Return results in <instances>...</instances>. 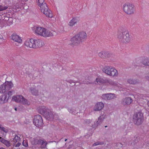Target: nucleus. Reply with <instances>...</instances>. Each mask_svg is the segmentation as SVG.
Here are the masks:
<instances>
[{
  "instance_id": "f257e3e1",
  "label": "nucleus",
  "mask_w": 149,
  "mask_h": 149,
  "mask_svg": "<svg viewBox=\"0 0 149 149\" xmlns=\"http://www.w3.org/2000/svg\"><path fill=\"white\" fill-rule=\"evenodd\" d=\"M87 38V34L86 32L84 31H81L71 39L69 44L73 46L78 45L84 41Z\"/></svg>"
},
{
  "instance_id": "f03ea898",
  "label": "nucleus",
  "mask_w": 149,
  "mask_h": 149,
  "mask_svg": "<svg viewBox=\"0 0 149 149\" xmlns=\"http://www.w3.org/2000/svg\"><path fill=\"white\" fill-rule=\"evenodd\" d=\"M91 79L89 80L88 79H86V81H85V83H84V84H86L93 83H94L95 84L97 83L99 84H105L107 85L109 84L113 86H115V85L116 84L115 82L111 80H109L107 79H103L100 77H98L96 79L94 83L91 81V79Z\"/></svg>"
},
{
  "instance_id": "7ed1b4c3",
  "label": "nucleus",
  "mask_w": 149,
  "mask_h": 149,
  "mask_svg": "<svg viewBox=\"0 0 149 149\" xmlns=\"http://www.w3.org/2000/svg\"><path fill=\"white\" fill-rule=\"evenodd\" d=\"M122 9L124 12L129 15H133L135 11L134 5L132 3L129 2L125 3L123 5Z\"/></svg>"
},
{
  "instance_id": "20e7f679",
  "label": "nucleus",
  "mask_w": 149,
  "mask_h": 149,
  "mask_svg": "<svg viewBox=\"0 0 149 149\" xmlns=\"http://www.w3.org/2000/svg\"><path fill=\"white\" fill-rule=\"evenodd\" d=\"M102 71L106 74L110 76L116 77L118 74L117 70L111 66H105L103 68Z\"/></svg>"
},
{
  "instance_id": "39448f33",
  "label": "nucleus",
  "mask_w": 149,
  "mask_h": 149,
  "mask_svg": "<svg viewBox=\"0 0 149 149\" xmlns=\"http://www.w3.org/2000/svg\"><path fill=\"white\" fill-rule=\"evenodd\" d=\"M13 87V84L11 81H6L0 86V93H4L8 91Z\"/></svg>"
},
{
  "instance_id": "423d86ee",
  "label": "nucleus",
  "mask_w": 149,
  "mask_h": 149,
  "mask_svg": "<svg viewBox=\"0 0 149 149\" xmlns=\"http://www.w3.org/2000/svg\"><path fill=\"white\" fill-rule=\"evenodd\" d=\"M12 100L17 102H19L24 105H29L30 104V102L22 95L13 96Z\"/></svg>"
},
{
  "instance_id": "0eeeda50",
  "label": "nucleus",
  "mask_w": 149,
  "mask_h": 149,
  "mask_svg": "<svg viewBox=\"0 0 149 149\" xmlns=\"http://www.w3.org/2000/svg\"><path fill=\"white\" fill-rule=\"evenodd\" d=\"M133 121L137 125H139L142 123L143 117V114L140 112L135 113L133 117Z\"/></svg>"
},
{
  "instance_id": "6e6552de",
  "label": "nucleus",
  "mask_w": 149,
  "mask_h": 149,
  "mask_svg": "<svg viewBox=\"0 0 149 149\" xmlns=\"http://www.w3.org/2000/svg\"><path fill=\"white\" fill-rule=\"evenodd\" d=\"M134 64L136 66H140L141 64L145 66H149V58L147 57L138 58L134 62Z\"/></svg>"
},
{
  "instance_id": "1a4fd4ad",
  "label": "nucleus",
  "mask_w": 149,
  "mask_h": 149,
  "mask_svg": "<svg viewBox=\"0 0 149 149\" xmlns=\"http://www.w3.org/2000/svg\"><path fill=\"white\" fill-rule=\"evenodd\" d=\"M31 143L33 145H38L40 146L42 148H45L47 145V143L45 141L37 137L33 138L31 141Z\"/></svg>"
},
{
  "instance_id": "9d476101",
  "label": "nucleus",
  "mask_w": 149,
  "mask_h": 149,
  "mask_svg": "<svg viewBox=\"0 0 149 149\" xmlns=\"http://www.w3.org/2000/svg\"><path fill=\"white\" fill-rule=\"evenodd\" d=\"M35 33L37 35L45 37L47 36V31L46 29L39 26L36 27L34 29Z\"/></svg>"
},
{
  "instance_id": "9b49d317",
  "label": "nucleus",
  "mask_w": 149,
  "mask_h": 149,
  "mask_svg": "<svg viewBox=\"0 0 149 149\" xmlns=\"http://www.w3.org/2000/svg\"><path fill=\"white\" fill-rule=\"evenodd\" d=\"M33 124L37 127H40L43 124L42 118L39 115L34 116L33 120Z\"/></svg>"
},
{
  "instance_id": "f8f14e48",
  "label": "nucleus",
  "mask_w": 149,
  "mask_h": 149,
  "mask_svg": "<svg viewBox=\"0 0 149 149\" xmlns=\"http://www.w3.org/2000/svg\"><path fill=\"white\" fill-rule=\"evenodd\" d=\"M38 5L40 7L41 12L44 14L47 15V4L46 3H43L44 0H36Z\"/></svg>"
},
{
  "instance_id": "ddd939ff",
  "label": "nucleus",
  "mask_w": 149,
  "mask_h": 149,
  "mask_svg": "<svg viewBox=\"0 0 149 149\" xmlns=\"http://www.w3.org/2000/svg\"><path fill=\"white\" fill-rule=\"evenodd\" d=\"M125 32V31L122 28H120L118 29L117 36L118 40L121 43L124 37Z\"/></svg>"
},
{
  "instance_id": "4468645a",
  "label": "nucleus",
  "mask_w": 149,
  "mask_h": 149,
  "mask_svg": "<svg viewBox=\"0 0 149 149\" xmlns=\"http://www.w3.org/2000/svg\"><path fill=\"white\" fill-rule=\"evenodd\" d=\"M34 48H38L42 47L44 45L43 42L39 39H34Z\"/></svg>"
},
{
  "instance_id": "2eb2a0df",
  "label": "nucleus",
  "mask_w": 149,
  "mask_h": 149,
  "mask_svg": "<svg viewBox=\"0 0 149 149\" xmlns=\"http://www.w3.org/2000/svg\"><path fill=\"white\" fill-rule=\"evenodd\" d=\"M38 111L40 114L44 116L45 118L47 117V109L44 106L39 107L38 108Z\"/></svg>"
},
{
  "instance_id": "dca6fc26",
  "label": "nucleus",
  "mask_w": 149,
  "mask_h": 149,
  "mask_svg": "<svg viewBox=\"0 0 149 149\" xmlns=\"http://www.w3.org/2000/svg\"><path fill=\"white\" fill-rule=\"evenodd\" d=\"M24 44L27 47L34 48V39L31 38L26 40Z\"/></svg>"
},
{
  "instance_id": "f3484780",
  "label": "nucleus",
  "mask_w": 149,
  "mask_h": 149,
  "mask_svg": "<svg viewBox=\"0 0 149 149\" xmlns=\"http://www.w3.org/2000/svg\"><path fill=\"white\" fill-rule=\"evenodd\" d=\"M10 37L13 40L19 43H21L22 42V40L21 38L16 34H12Z\"/></svg>"
},
{
  "instance_id": "a211bd4d",
  "label": "nucleus",
  "mask_w": 149,
  "mask_h": 149,
  "mask_svg": "<svg viewBox=\"0 0 149 149\" xmlns=\"http://www.w3.org/2000/svg\"><path fill=\"white\" fill-rule=\"evenodd\" d=\"M98 55L102 58L107 59L111 56V54L108 52L102 51L99 53Z\"/></svg>"
},
{
  "instance_id": "6ab92c4d",
  "label": "nucleus",
  "mask_w": 149,
  "mask_h": 149,
  "mask_svg": "<svg viewBox=\"0 0 149 149\" xmlns=\"http://www.w3.org/2000/svg\"><path fill=\"white\" fill-rule=\"evenodd\" d=\"M102 97L104 100H110L114 99L116 97L114 94L109 93L104 94L102 95Z\"/></svg>"
},
{
  "instance_id": "aec40b11",
  "label": "nucleus",
  "mask_w": 149,
  "mask_h": 149,
  "mask_svg": "<svg viewBox=\"0 0 149 149\" xmlns=\"http://www.w3.org/2000/svg\"><path fill=\"white\" fill-rule=\"evenodd\" d=\"M131 37L129 32H127L125 34L124 37L121 43H128L130 42Z\"/></svg>"
},
{
  "instance_id": "412c9836",
  "label": "nucleus",
  "mask_w": 149,
  "mask_h": 149,
  "mask_svg": "<svg viewBox=\"0 0 149 149\" xmlns=\"http://www.w3.org/2000/svg\"><path fill=\"white\" fill-rule=\"evenodd\" d=\"M8 100L7 94H4L0 96V104H3L7 102Z\"/></svg>"
},
{
  "instance_id": "4be33fe9",
  "label": "nucleus",
  "mask_w": 149,
  "mask_h": 149,
  "mask_svg": "<svg viewBox=\"0 0 149 149\" xmlns=\"http://www.w3.org/2000/svg\"><path fill=\"white\" fill-rule=\"evenodd\" d=\"M132 98L130 97H126L124 99L122 102V104L124 105H130L132 102Z\"/></svg>"
},
{
  "instance_id": "5701e85b",
  "label": "nucleus",
  "mask_w": 149,
  "mask_h": 149,
  "mask_svg": "<svg viewBox=\"0 0 149 149\" xmlns=\"http://www.w3.org/2000/svg\"><path fill=\"white\" fill-rule=\"evenodd\" d=\"M104 104L101 102H99L95 105L94 108L95 111H99L102 109L104 107Z\"/></svg>"
},
{
  "instance_id": "b1692460",
  "label": "nucleus",
  "mask_w": 149,
  "mask_h": 149,
  "mask_svg": "<svg viewBox=\"0 0 149 149\" xmlns=\"http://www.w3.org/2000/svg\"><path fill=\"white\" fill-rule=\"evenodd\" d=\"M78 18L77 17H74L68 23V25L70 26H74L78 21Z\"/></svg>"
},
{
  "instance_id": "393cba45",
  "label": "nucleus",
  "mask_w": 149,
  "mask_h": 149,
  "mask_svg": "<svg viewBox=\"0 0 149 149\" xmlns=\"http://www.w3.org/2000/svg\"><path fill=\"white\" fill-rule=\"evenodd\" d=\"M31 93L32 94L35 95H38V91L36 89L34 88H30Z\"/></svg>"
},
{
  "instance_id": "a878e982",
  "label": "nucleus",
  "mask_w": 149,
  "mask_h": 149,
  "mask_svg": "<svg viewBox=\"0 0 149 149\" xmlns=\"http://www.w3.org/2000/svg\"><path fill=\"white\" fill-rule=\"evenodd\" d=\"M47 120H51L53 119V115L52 113L50 112V113H48V114L47 113Z\"/></svg>"
},
{
  "instance_id": "bb28decb",
  "label": "nucleus",
  "mask_w": 149,
  "mask_h": 149,
  "mask_svg": "<svg viewBox=\"0 0 149 149\" xmlns=\"http://www.w3.org/2000/svg\"><path fill=\"white\" fill-rule=\"evenodd\" d=\"M20 139L19 136L15 135L14 139H13V141L14 143H16L17 142H19Z\"/></svg>"
},
{
  "instance_id": "cd10ccee",
  "label": "nucleus",
  "mask_w": 149,
  "mask_h": 149,
  "mask_svg": "<svg viewBox=\"0 0 149 149\" xmlns=\"http://www.w3.org/2000/svg\"><path fill=\"white\" fill-rule=\"evenodd\" d=\"M47 17L50 18L53 17L52 11L48 9H47Z\"/></svg>"
},
{
  "instance_id": "c85d7f7f",
  "label": "nucleus",
  "mask_w": 149,
  "mask_h": 149,
  "mask_svg": "<svg viewBox=\"0 0 149 149\" xmlns=\"http://www.w3.org/2000/svg\"><path fill=\"white\" fill-rule=\"evenodd\" d=\"M0 130L3 131L5 133H7L8 131V130L7 128L3 127L1 124H0Z\"/></svg>"
},
{
  "instance_id": "c756f323",
  "label": "nucleus",
  "mask_w": 149,
  "mask_h": 149,
  "mask_svg": "<svg viewBox=\"0 0 149 149\" xmlns=\"http://www.w3.org/2000/svg\"><path fill=\"white\" fill-rule=\"evenodd\" d=\"M54 31L52 30L50 31L49 30L47 31V37H51L53 36Z\"/></svg>"
},
{
  "instance_id": "7c9ffc66",
  "label": "nucleus",
  "mask_w": 149,
  "mask_h": 149,
  "mask_svg": "<svg viewBox=\"0 0 149 149\" xmlns=\"http://www.w3.org/2000/svg\"><path fill=\"white\" fill-rule=\"evenodd\" d=\"M127 81L129 83L132 84H135L137 83V81L136 80H134L131 79H129Z\"/></svg>"
},
{
  "instance_id": "2f4dec72",
  "label": "nucleus",
  "mask_w": 149,
  "mask_h": 149,
  "mask_svg": "<svg viewBox=\"0 0 149 149\" xmlns=\"http://www.w3.org/2000/svg\"><path fill=\"white\" fill-rule=\"evenodd\" d=\"M13 91H8V93H6L5 94H7L8 96V97L9 99L10 97L11 96L13 95Z\"/></svg>"
},
{
  "instance_id": "473e14b6",
  "label": "nucleus",
  "mask_w": 149,
  "mask_h": 149,
  "mask_svg": "<svg viewBox=\"0 0 149 149\" xmlns=\"http://www.w3.org/2000/svg\"><path fill=\"white\" fill-rule=\"evenodd\" d=\"M3 144L7 147H9L10 146V143L9 141L6 140L4 142Z\"/></svg>"
},
{
  "instance_id": "72a5a7b5",
  "label": "nucleus",
  "mask_w": 149,
  "mask_h": 149,
  "mask_svg": "<svg viewBox=\"0 0 149 149\" xmlns=\"http://www.w3.org/2000/svg\"><path fill=\"white\" fill-rule=\"evenodd\" d=\"M8 7L7 6H3L1 5L0 6V11H3L6 10Z\"/></svg>"
},
{
  "instance_id": "f704fd0d",
  "label": "nucleus",
  "mask_w": 149,
  "mask_h": 149,
  "mask_svg": "<svg viewBox=\"0 0 149 149\" xmlns=\"http://www.w3.org/2000/svg\"><path fill=\"white\" fill-rule=\"evenodd\" d=\"M22 145L25 147H27L28 146L27 141L26 140H24L22 142Z\"/></svg>"
},
{
  "instance_id": "c9c22d12",
  "label": "nucleus",
  "mask_w": 149,
  "mask_h": 149,
  "mask_svg": "<svg viewBox=\"0 0 149 149\" xmlns=\"http://www.w3.org/2000/svg\"><path fill=\"white\" fill-rule=\"evenodd\" d=\"M103 117V115L101 116H100V117L98 118V120L97 121V124H99L100 122H101L103 120L102 119V118Z\"/></svg>"
},
{
  "instance_id": "e433bc0d",
  "label": "nucleus",
  "mask_w": 149,
  "mask_h": 149,
  "mask_svg": "<svg viewBox=\"0 0 149 149\" xmlns=\"http://www.w3.org/2000/svg\"><path fill=\"white\" fill-rule=\"evenodd\" d=\"M104 143L103 142H96L95 143L93 144V146H97V145H99L102 144H103Z\"/></svg>"
},
{
  "instance_id": "4c0bfd02",
  "label": "nucleus",
  "mask_w": 149,
  "mask_h": 149,
  "mask_svg": "<svg viewBox=\"0 0 149 149\" xmlns=\"http://www.w3.org/2000/svg\"><path fill=\"white\" fill-rule=\"evenodd\" d=\"M6 140L5 139L3 138H2L1 137H0V141L3 143V144Z\"/></svg>"
},
{
  "instance_id": "58836bf2",
  "label": "nucleus",
  "mask_w": 149,
  "mask_h": 149,
  "mask_svg": "<svg viewBox=\"0 0 149 149\" xmlns=\"http://www.w3.org/2000/svg\"><path fill=\"white\" fill-rule=\"evenodd\" d=\"M139 96L140 98L138 97V98L139 99L140 98H142V99H146V98H145V97H143V96L141 94H139Z\"/></svg>"
},
{
  "instance_id": "ea45409f",
  "label": "nucleus",
  "mask_w": 149,
  "mask_h": 149,
  "mask_svg": "<svg viewBox=\"0 0 149 149\" xmlns=\"http://www.w3.org/2000/svg\"><path fill=\"white\" fill-rule=\"evenodd\" d=\"M18 142V143L15 145V147H18L20 145L21 143L19 142Z\"/></svg>"
},
{
  "instance_id": "a19ab883",
  "label": "nucleus",
  "mask_w": 149,
  "mask_h": 149,
  "mask_svg": "<svg viewBox=\"0 0 149 149\" xmlns=\"http://www.w3.org/2000/svg\"><path fill=\"white\" fill-rule=\"evenodd\" d=\"M24 148L22 147H20L17 148V149H24Z\"/></svg>"
},
{
  "instance_id": "79ce46f5",
  "label": "nucleus",
  "mask_w": 149,
  "mask_h": 149,
  "mask_svg": "<svg viewBox=\"0 0 149 149\" xmlns=\"http://www.w3.org/2000/svg\"><path fill=\"white\" fill-rule=\"evenodd\" d=\"M147 105L149 107V101L147 102Z\"/></svg>"
},
{
  "instance_id": "37998d69",
  "label": "nucleus",
  "mask_w": 149,
  "mask_h": 149,
  "mask_svg": "<svg viewBox=\"0 0 149 149\" xmlns=\"http://www.w3.org/2000/svg\"><path fill=\"white\" fill-rule=\"evenodd\" d=\"M70 111V113H72L73 114H74V113H73V112H71V110H70V111Z\"/></svg>"
},
{
  "instance_id": "c03bdc74",
  "label": "nucleus",
  "mask_w": 149,
  "mask_h": 149,
  "mask_svg": "<svg viewBox=\"0 0 149 149\" xmlns=\"http://www.w3.org/2000/svg\"><path fill=\"white\" fill-rule=\"evenodd\" d=\"M1 39V35H0V39Z\"/></svg>"
},
{
  "instance_id": "a18cd8bd",
  "label": "nucleus",
  "mask_w": 149,
  "mask_h": 149,
  "mask_svg": "<svg viewBox=\"0 0 149 149\" xmlns=\"http://www.w3.org/2000/svg\"><path fill=\"white\" fill-rule=\"evenodd\" d=\"M146 79H148V80H149V77H148V78H147H147H146Z\"/></svg>"
},
{
  "instance_id": "49530a36",
  "label": "nucleus",
  "mask_w": 149,
  "mask_h": 149,
  "mask_svg": "<svg viewBox=\"0 0 149 149\" xmlns=\"http://www.w3.org/2000/svg\"><path fill=\"white\" fill-rule=\"evenodd\" d=\"M15 110L16 111L17 110V108H15Z\"/></svg>"
},
{
  "instance_id": "de8ad7c7",
  "label": "nucleus",
  "mask_w": 149,
  "mask_h": 149,
  "mask_svg": "<svg viewBox=\"0 0 149 149\" xmlns=\"http://www.w3.org/2000/svg\"><path fill=\"white\" fill-rule=\"evenodd\" d=\"M119 144L120 145H122V144H121V143H119V144H118V145H119Z\"/></svg>"
},
{
  "instance_id": "09e8293b",
  "label": "nucleus",
  "mask_w": 149,
  "mask_h": 149,
  "mask_svg": "<svg viewBox=\"0 0 149 149\" xmlns=\"http://www.w3.org/2000/svg\"><path fill=\"white\" fill-rule=\"evenodd\" d=\"M67 140V139H65V141H66Z\"/></svg>"
},
{
  "instance_id": "8fccbe9b",
  "label": "nucleus",
  "mask_w": 149,
  "mask_h": 149,
  "mask_svg": "<svg viewBox=\"0 0 149 149\" xmlns=\"http://www.w3.org/2000/svg\"><path fill=\"white\" fill-rule=\"evenodd\" d=\"M105 127H107V126H105Z\"/></svg>"
},
{
  "instance_id": "3c124183",
  "label": "nucleus",
  "mask_w": 149,
  "mask_h": 149,
  "mask_svg": "<svg viewBox=\"0 0 149 149\" xmlns=\"http://www.w3.org/2000/svg\"><path fill=\"white\" fill-rule=\"evenodd\" d=\"M136 97V95L135 96V97Z\"/></svg>"
},
{
  "instance_id": "603ef678",
  "label": "nucleus",
  "mask_w": 149,
  "mask_h": 149,
  "mask_svg": "<svg viewBox=\"0 0 149 149\" xmlns=\"http://www.w3.org/2000/svg\"><path fill=\"white\" fill-rule=\"evenodd\" d=\"M92 126L93 127V126L92 125Z\"/></svg>"
}]
</instances>
